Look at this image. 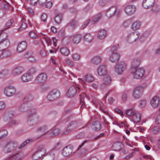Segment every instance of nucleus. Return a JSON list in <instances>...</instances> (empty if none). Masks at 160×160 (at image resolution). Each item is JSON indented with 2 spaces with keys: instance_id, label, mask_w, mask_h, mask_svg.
Listing matches in <instances>:
<instances>
[{
  "instance_id": "obj_1",
  "label": "nucleus",
  "mask_w": 160,
  "mask_h": 160,
  "mask_svg": "<svg viewBox=\"0 0 160 160\" xmlns=\"http://www.w3.org/2000/svg\"><path fill=\"white\" fill-rule=\"evenodd\" d=\"M18 109L20 112H27V116L28 118L27 122L30 126L36 124L39 121V118L36 114L35 110L29 108L27 102L22 101Z\"/></svg>"
},
{
  "instance_id": "obj_2",
  "label": "nucleus",
  "mask_w": 160,
  "mask_h": 160,
  "mask_svg": "<svg viewBox=\"0 0 160 160\" xmlns=\"http://www.w3.org/2000/svg\"><path fill=\"white\" fill-rule=\"evenodd\" d=\"M81 128L80 122L78 120L72 121L68 123L64 130L61 132V134L65 135L69 134L73 131L80 129Z\"/></svg>"
},
{
  "instance_id": "obj_3",
  "label": "nucleus",
  "mask_w": 160,
  "mask_h": 160,
  "mask_svg": "<svg viewBox=\"0 0 160 160\" xmlns=\"http://www.w3.org/2000/svg\"><path fill=\"white\" fill-rule=\"evenodd\" d=\"M46 153V150L43 146H38L37 150L32 155V158L34 160H37L42 158Z\"/></svg>"
},
{
  "instance_id": "obj_4",
  "label": "nucleus",
  "mask_w": 160,
  "mask_h": 160,
  "mask_svg": "<svg viewBox=\"0 0 160 160\" xmlns=\"http://www.w3.org/2000/svg\"><path fill=\"white\" fill-rule=\"evenodd\" d=\"M147 85L145 83L136 88L132 94L134 98L135 99H138L140 98L144 90L147 87Z\"/></svg>"
},
{
  "instance_id": "obj_5",
  "label": "nucleus",
  "mask_w": 160,
  "mask_h": 160,
  "mask_svg": "<svg viewBox=\"0 0 160 160\" xmlns=\"http://www.w3.org/2000/svg\"><path fill=\"white\" fill-rule=\"evenodd\" d=\"M131 72L133 75V77L136 79H140L143 76L145 71L143 68L138 69L131 68Z\"/></svg>"
},
{
  "instance_id": "obj_6",
  "label": "nucleus",
  "mask_w": 160,
  "mask_h": 160,
  "mask_svg": "<svg viewBox=\"0 0 160 160\" xmlns=\"http://www.w3.org/2000/svg\"><path fill=\"white\" fill-rule=\"evenodd\" d=\"M17 145V143L16 142L12 141H8L5 145L3 151L6 153L10 152L14 150Z\"/></svg>"
},
{
  "instance_id": "obj_7",
  "label": "nucleus",
  "mask_w": 160,
  "mask_h": 160,
  "mask_svg": "<svg viewBox=\"0 0 160 160\" xmlns=\"http://www.w3.org/2000/svg\"><path fill=\"white\" fill-rule=\"evenodd\" d=\"M60 95L59 91L57 89L51 91L47 96L48 100L49 101H53L58 98Z\"/></svg>"
},
{
  "instance_id": "obj_8",
  "label": "nucleus",
  "mask_w": 160,
  "mask_h": 160,
  "mask_svg": "<svg viewBox=\"0 0 160 160\" xmlns=\"http://www.w3.org/2000/svg\"><path fill=\"white\" fill-rule=\"evenodd\" d=\"M126 64L124 62H121L115 67V71L118 74H121L126 69Z\"/></svg>"
},
{
  "instance_id": "obj_9",
  "label": "nucleus",
  "mask_w": 160,
  "mask_h": 160,
  "mask_svg": "<svg viewBox=\"0 0 160 160\" xmlns=\"http://www.w3.org/2000/svg\"><path fill=\"white\" fill-rule=\"evenodd\" d=\"M79 87L76 85L70 87L67 92V96L71 98L74 97L76 94L78 90H79Z\"/></svg>"
},
{
  "instance_id": "obj_10",
  "label": "nucleus",
  "mask_w": 160,
  "mask_h": 160,
  "mask_svg": "<svg viewBox=\"0 0 160 160\" xmlns=\"http://www.w3.org/2000/svg\"><path fill=\"white\" fill-rule=\"evenodd\" d=\"M120 11L117 10L116 6H112L107 10L106 15L108 17L110 18L114 15H118Z\"/></svg>"
},
{
  "instance_id": "obj_11",
  "label": "nucleus",
  "mask_w": 160,
  "mask_h": 160,
  "mask_svg": "<svg viewBox=\"0 0 160 160\" xmlns=\"http://www.w3.org/2000/svg\"><path fill=\"white\" fill-rule=\"evenodd\" d=\"M48 76L45 73L39 74L36 78L35 81L37 84H40L45 82L47 80Z\"/></svg>"
},
{
  "instance_id": "obj_12",
  "label": "nucleus",
  "mask_w": 160,
  "mask_h": 160,
  "mask_svg": "<svg viewBox=\"0 0 160 160\" xmlns=\"http://www.w3.org/2000/svg\"><path fill=\"white\" fill-rule=\"evenodd\" d=\"M48 127L47 125H44L41 127H38L36 130V132L39 133H42L39 137L45 135H48L50 132L48 131Z\"/></svg>"
},
{
  "instance_id": "obj_13",
  "label": "nucleus",
  "mask_w": 160,
  "mask_h": 160,
  "mask_svg": "<svg viewBox=\"0 0 160 160\" xmlns=\"http://www.w3.org/2000/svg\"><path fill=\"white\" fill-rule=\"evenodd\" d=\"M15 92V88L13 87L12 86L6 87L4 91L5 94L8 97H10L14 95Z\"/></svg>"
},
{
  "instance_id": "obj_14",
  "label": "nucleus",
  "mask_w": 160,
  "mask_h": 160,
  "mask_svg": "<svg viewBox=\"0 0 160 160\" xmlns=\"http://www.w3.org/2000/svg\"><path fill=\"white\" fill-rule=\"evenodd\" d=\"M136 9V7L135 5H128L125 8L124 11L127 14L131 15L135 13Z\"/></svg>"
},
{
  "instance_id": "obj_15",
  "label": "nucleus",
  "mask_w": 160,
  "mask_h": 160,
  "mask_svg": "<svg viewBox=\"0 0 160 160\" xmlns=\"http://www.w3.org/2000/svg\"><path fill=\"white\" fill-rule=\"evenodd\" d=\"M139 38V36L136 32L130 33L128 37L127 41L129 43H132L136 41Z\"/></svg>"
},
{
  "instance_id": "obj_16",
  "label": "nucleus",
  "mask_w": 160,
  "mask_h": 160,
  "mask_svg": "<svg viewBox=\"0 0 160 160\" xmlns=\"http://www.w3.org/2000/svg\"><path fill=\"white\" fill-rule=\"evenodd\" d=\"M73 146L72 145H69L65 147L63 149L62 153L64 156H68L72 152Z\"/></svg>"
},
{
  "instance_id": "obj_17",
  "label": "nucleus",
  "mask_w": 160,
  "mask_h": 160,
  "mask_svg": "<svg viewBox=\"0 0 160 160\" xmlns=\"http://www.w3.org/2000/svg\"><path fill=\"white\" fill-rule=\"evenodd\" d=\"M10 44V42L8 40L4 39L0 41V51L7 49Z\"/></svg>"
},
{
  "instance_id": "obj_18",
  "label": "nucleus",
  "mask_w": 160,
  "mask_h": 160,
  "mask_svg": "<svg viewBox=\"0 0 160 160\" xmlns=\"http://www.w3.org/2000/svg\"><path fill=\"white\" fill-rule=\"evenodd\" d=\"M103 79V82L101 85V88L103 89L106 86L109 84L111 82V79L110 76L107 75H104Z\"/></svg>"
},
{
  "instance_id": "obj_19",
  "label": "nucleus",
  "mask_w": 160,
  "mask_h": 160,
  "mask_svg": "<svg viewBox=\"0 0 160 160\" xmlns=\"http://www.w3.org/2000/svg\"><path fill=\"white\" fill-rule=\"evenodd\" d=\"M98 74L100 76L106 75L107 73L106 66L104 64L100 65L97 70Z\"/></svg>"
},
{
  "instance_id": "obj_20",
  "label": "nucleus",
  "mask_w": 160,
  "mask_h": 160,
  "mask_svg": "<svg viewBox=\"0 0 160 160\" xmlns=\"http://www.w3.org/2000/svg\"><path fill=\"white\" fill-rule=\"evenodd\" d=\"M155 2V0H143L142 5L145 8H148L152 7Z\"/></svg>"
},
{
  "instance_id": "obj_21",
  "label": "nucleus",
  "mask_w": 160,
  "mask_h": 160,
  "mask_svg": "<svg viewBox=\"0 0 160 160\" xmlns=\"http://www.w3.org/2000/svg\"><path fill=\"white\" fill-rule=\"evenodd\" d=\"M27 45V43L25 41H24L21 42L17 46V51L19 52H23L26 49Z\"/></svg>"
},
{
  "instance_id": "obj_22",
  "label": "nucleus",
  "mask_w": 160,
  "mask_h": 160,
  "mask_svg": "<svg viewBox=\"0 0 160 160\" xmlns=\"http://www.w3.org/2000/svg\"><path fill=\"white\" fill-rule=\"evenodd\" d=\"M160 98L157 96L153 97L150 101L151 105L154 108H157L160 104Z\"/></svg>"
},
{
  "instance_id": "obj_23",
  "label": "nucleus",
  "mask_w": 160,
  "mask_h": 160,
  "mask_svg": "<svg viewBox=\"0 0 160 160\" xmlns=\"http://www.w3.org/2000/svg\"><path fill=\"white\" fill-rule=\"evenodd\" d=\"M120 57V55L118 53H115L112 54L111 56L110 57V60L113 63H116L119 60Z\"/></svg>"
},
{
  "instance_id": "obj_24",
  "label": "nucleus",
  "mask_w": 160,
  "mask_h": 160,
  "mask_svg": "<svg viewBox=\"0 0 160 160\" xmlns=\"http://www.w3.org/2000/svg\"><path fill=\"white\" fill-rule=\"evenodd\" d=\"M55 154L52 152L44 154L42 160H54L55 158Z\"/></svg>"
},
{
  "instance_id": "obj_25",
  "label": "nucleus",
  "mask_w": 160,
  "mask_h": 160,
  "mask_svg": "<svg viewBox=\"0 0 160 160\" xmlns=\"http://www.w3.org/2000/svg\"><path fill=\"white\" fill-rule=\"evenodd\" d=\"M2 51L3 52L1 53L0 55V58L10 57L11 56V52L8 49H6Z\"/></svg>"
},
{
  "instance_id": "obj_26",
  "label": "nucleus",
  "mask_w": 160,
  "mask_h": 160,
  "mask_svg": "<svg viewBox=\"0 0 160 160\" xmlns=\"http://www.w3.org/2000/svg\"><path fill=\"white\" fill-rule=\"evenodd\" d=\"M49 132H50L48 134V135L50 136H55L61 133L60 129L59 128H52L49 131Z\"/></svg>"
},
{
  "instance_id": "obj_27",
  "label": "nucleus",
  "mask_w": 160,
  "mask_h": 160,
  "mask_svg": "<svg viewBox=\"0 0 160 160\" xmlns=\"http://www.w3.org/2000/svg\"><path fill=\"white\" fill-rule=\"evenodd\" d=\"M141 115L140 113L136 112L132 117V120L134 123L139 122L141 119Z\"/></svg>"
},
{
  "instance_id": "obj_28",
  "label": "nucleus",
  "mask_w": 160,
  "mask_h": 160,
  "mask_svg": "<svg viewBox=\"0 0 160 160\" xmlns=\"http://www.w3.org/2000/svg\"><path fill=\"white\" fill-rule=\"evenodd\" d=\"M123 144L120 142H117L115 143L112 146V148L114 150L119 151L123 147Z\"/></svg>"
},
{
  "instance_id": "obj_29",
  "label": "nucleus",
  "mask_w": 160,
  "mask_h": 160,
  "mask_svg": "<svg viewBox=\"0 0 160 160\" xmlns=\"http://www.w3.org/2000/svg\"><path fill=\"white\" fill-rule=\"evenodd\" d=\"M107 35V31L104 29L100 30L98 34V37L100 39L104 38Z\"/></svg>"
},
{
  "instance_id": "obj_30",
  "label": "nucleus",
  "mask_w": 160,
  "mask_h": 160,
  "mask_svg": "<svg viewBox=\"0 0 160 160\" xmlns=\"http://www.w3.org/2000/svg\"><path fill=\"white\" fill-rule=\"evenodd\" d=\"M32 78V76L28 73L24 74L22 76V80L23 82H27L30 81Z\"/></svg>"
},
{
  "instance_id": "obj_31",
  "label": "nucleus",
  "mask_w": 160,
  "mask_h": 160,
  "mask_svg": "<svg viewBox=\"0 0 160 160\" xmlns=\"http://www.w3.org/2000/svg\"><path fill=\"white\" fill-rule=\"evenodd\" d=\"M22 157L20 153H18L8 158L7 160H21Z\"/></svg>"
},
{
  "instance_id": "obj_32",
  "label": "nucleus",
  "mask_w": 160,
  "mask_h": 160,
  "mask_svg": "<svg viewBox=\"0 0 160 160\" xmlns=\"http://www.w3.org/2000/svg\"><path fill=\"white\" fill-rule=\"evenodd\" d=\"M101 62V58L99 56L94 57L92 60V63L96 65L99 64Z\"/></svg>"
},
{
  "instance_id": "obj_33",
  "label": "nucleus",
  "mask_w": 160,
  "mask_h": 160,
  "mask_svg": "<svg viewBox=\"0 0 160 160\" xmlns=\"http://www.w3.org/2000/svg\"><path fill=\"white\" fill-rule=\"evenodd\" d=\"M62 19V14L58 13L55 16L54 18L55 21L57 24H59L61 22Z\"/></svg>"
},
{
  "instance_id": "obj_34",
  "label": "nucleus",
  "mask_w": 160,
  "mask_h": 160,
  "mask_svg": "<svg viewBox=\"0 0 160 160\" xmlns=\"http://www.w3.org/2000/svg\"><path fill=\"white\" fill-rule=\"evenodd\" d=\"M80 97H81V98L80 99V104L82 105L81 106V108H82H82H84L85 107V102H84V101L83 100V97H86L88 98V96L86 94L83 93L82 94H80Z\"/></svg>"
},
{
  "instance_id": "obj_35",
  "label": "nucleus",
  "mask_w": 160,
  "mask_h": 160,
  "mask_svg": "<svg viewBox=\"0 0 160 160\" xmlns=\"http://www.w3.org/2000/svg\"><path fill=\"white\" fill-rule=\"evenodd\" d=\"M140 60L139 59H134L132 62V68L137 69L139 65Z\"/></svg>"
},
{
  "instance_id": "obj_36",
  "label": "nucleus",
  "mask_w": 160,
  "mask_h": 160,
  "mask_svg": "<svg viewBox=\"0 0 160 160\" xmlns=\"http://www.w3.org/2000/svg\"><path fill=\"white\" fill-rule=\"evenodd\" d=\"M92 125L94 126L93 129L96 131H98L101 129V124L98 121L94 122L92 123Z\"/></svg>"
},
{
  "instance_id": "obj_37",
  "label": "nucleus",
  "mask_w": 160,
  "mask_h": 160,
  "mask_svg": "<svg viewBox=\"0 0 160 160\" xmlns=\"http://www.w3.org/2000/svg\"><path fill=\"white\" fill-rule=\"evenodd\" d=\"M60 51L63 55L67 56L69 54L70 52L68 48L66 47H63L61 48Z\"/></svg>"
},
{
  "instance_id": "obj_38",
  "label": "nucleus",
  "mask_w": 160,
  "mask_h": 160,
  "mask_svg": "<svg viewBox=\"0 0 160 160\" xmlns=\"http://www.w3.org/2000/svg\"><path fill=\"white\" fill-rule=\"evenodd\" d=\"M22 68L21 67L15 68L13 70L12 74L15 75H18L22 72Z\"/></svg>"
},
{
  "instance_id": "obj_39",
  "label": "nucleus",
  "mask_w": 160,
  "mask_h": 160,
  "mask_svg": "<svg viewBox=\"0 0 160 160\" xmlns=\"http://www.w3.org/2000/svg\"><path fill=\"white\" fill-rule=\"evenodd\" d=\"M82 36L81 34H78L75 35L73 38V42L74 43H78L81 40Z\"/></svg>"
},
{
  "instance_id": "obj_40",
  "label": "nucleus",
  "mask_w": 160,
  "mask_h": 160,
  "mask_svg": "<svg viewBox=\"0 0 160 160\" xmlns=\"http://www.w3.org/2000/svg\"><path fill=\"white\" fill-rule=\"evenodd\" d=\"M140 22L136 21L132 24V28L133 30L136 31L140 28Z\"/></svg>"
},
{
  "instance_id": "obj_41",
  "label": "nucleus",
  "mask_w": 160,
  "mask_h": 160,
  "mask_svg": "<svg viewBox=\"0 0 160 160\" xmlns=\"http://www.w3.org/2000/svg\"><path fill=\"white\" fill-rule=\"evenodd\" d=\"M136 112V111L133 108L129 109L126 111V114L129 117H132Z\"/></svg>"
},
{
  "instance_id": "obj_42",
  "label": "nucleus",
  "mask_w": 160,
  "mask_h": 160,
  "mask_svg": "<svg viewBox=\"0 0 160 160\" xmlns=\"http://www.w3.org/2000/svg\"><path fill=\"white\" fill-rule=\"evenodd\" d=\"M34 98L33 96L31 94H29L27 95L24 98V99L22 101L23 102H27L28 103V102L32 100Z\"/></svg>"
},
{
  "instance_id": "obj_43",
  "label": "nucleus",
  "mask_w": 160,
  "mask_h": 160,
  "mask_svg": "<svg viewBox=\"0 0 160 160\" xmlns=\"http://www.w3.org/2000/svg\"><path fill=\"white\" fill-rule=\"evenodd\" d=\"M84 39L86 41L90 42L93 40V37L90 33L86 34L84 37Z\"/></svg>"
},
{
  "instance_id": "obj_44",
  "label": "nucleus",
  "mask_w": 160,
  "mask_h": 160,
  "mask_svg": "<svg viewBox=\"0 0 160 160\" xmlns=\"http://www.w3.org/2000/svg\"><path fill=\"white\" fill-rule=\"evenodd\" d=\"M85 78L86 82H90L93 81L94 80V78L93 77L89 74L86 75Z\"/></svg>"
},
{
  "instance_id": "obj_45",
  "label": "nucleus",
  "mask_w": 160,
  "mask_h": 160,
  "mask_svg": "<svg viewBox=\"0 0 160 160\" xmlns=\"http://www.w3.org/2000/svg\"><path fill=\"white\" fill-rule=\"evenodd\" d=\"M8 134V132L5 130L0 131V140L5 137Z\"/></svg>"
},
{
  "instance_id": "obj_46",
  "label": "nucleus",
  "mask_w": 160,
  "mask_h": 160,
  "mask_svg": "<svg viewBox=\"0 0 160 160\" xmlns=\"http://www.w3.org/2000/svg\"><path fill=\"white\" fill-rule=\"evenodd\" d=\"M26 20L23 18L22 20V24L21 25L20 28L19 29V30H22V29L25 28L27 27V24L25 22Z\"/></svg>"
},
{
  "instance_id": "obj_47",
  "label": "nucleus",
  "mask_w": 160,
  "mask_h": 160,
  "mask_svg": "<svg viewBox=\"0 0 160 160\" xmlns=\"http://www.w3.org/2000/svg\"><path fill=\"white\" fill-rule=\"evenodd\" d=\"M72 58L74 61H78L80 58V56L77 53H75L72 55Z\"/></svg>"
},
{
  "instance_id": "obj_48",
  "label": "nucleus",
  "mask_w": 160,
  "mask_h": 160,
  "mask_svg": "<svg viewBox=\"0 0 160 160\" xmlns=\"http://www.w3.org/2000/svg\"><path fill=\"white\" fill-rule=\"evenodd\" d=\"M101 17V14L100 13L98 14L93 17L92 21L94 23L98 21Z\"/></svg>"
},
{
  "instance_id": "obj_49",
  "label": "nucleus",
  "mask_w": 160,
  "mask_h": 160,
  "mask_svg": "<svg viewBox=\"0 0 160 160\" xmlns=\"http://www.w3.org/2000/svg\"><path fill=\"white\" fill-rule=\"evenodd\" d=\"M119 45L118 44L117 46H113L110 49L111 52L112 54H113L115 53H117V51Z\"/></svg>"
},
{
  "instance_id": "obj_50",
  "label": "nucleus",
  "mask_w": 160,
  "mask_h": 160,
  "mask_svg": "<svg viewBox=\"0 0 160 160\" xmlns=\"http://www.w3.org/2000/svg\"><path fill=\"white\" fill-rule=\"evenodd\" d=\"M77 23V22L74 20H73L71 21L68 24V26H71L72 28H74L76 26Z\"/></svg>"
},
{
  "instance_id": "obj_51",
  "label": "nucleus",
  "mask_w": 160,
  "mask_h": 160,
  "mask_svg": "<svg viewBox=\"0 0 160 160\" xmlns=\"http://www.w3.org/2000/svg\"><path fill=\"white\" fill-rule=\"evenodd\" d=\"M36 72V70L35 68H32L29 70L28 73L31 75L34 74Z\"/></svg>"
},
{
  "instance_id": "obj_52",
  "label": "nucleus",
  "mask_w": 160,
  "mask_h": 160,
  "mask_svg": "<svg viewBox=\"0 0 160 160\" xmlns=\"http://www.w3.org/2000/svg\"><path fill=\"white\" fill-rule=\"evenodd\" d=\"M13 22V21L12 19H9L6 22L5 24V27H7V28H9Z\"/></svg>"
},
{
  "instance_id": "obj_53",
  "label": "nucleus",
  "mask_w": 160,
  "mask_h": 160,
  "mask_svg": "<svg viewBox=\"0 0 160 160\" xmlns=\"http://www.w3.org/2000/svg\"><path fill=\"white\" fill-rule=\"evenodd\" d=\"M8 73V70L7 69H4L0 72V77H2L7 75Z\"/></svg>"
},
{
  "instance_id": "obj_54",
  "label": "nucleus",
  "mask_w": 160,
  "mask_h": 160,
  "mask_svg": "<svg viewBox=\"0 0 160 160\" xmlns=\"http://www.w3.org/2000/svg\"><path fill=\"white\" fill-rule=\"evenodd\" d=\"M140 106L142 108L144 107L146 104V101L145 100H141L140 101Z\"/></svg>"
},
{
  "instance_id": "obj_55",
  "label": "nucleus",
  "mask_w": 160,
  "mask_h": 160,
  "mask_svg": "<svg viewBox=\"0 0 160 160\" xmlns=\"http://www.w3.org/2000/svg\"><path fill=\"white\" fill-rule=\"evenodd\" d=\"M66 63L68 64V65L71 66H74V64L73 62L70 59L67 58L65 60Z\"/></svg>"
},
{
  "instance_id": "obj_56",
  "label": "nucleus",
  "mask_w": 160,
  "mask_h": 160,
  "mask_svg": "<svg viewBox=\"0 0 160 160\" xmlns=\"http://www.w3.org/2000/svg\"><path fill=\"white\" fill-rule=\"evenodd\" d=\"M18 124V122H17L16 120H12L11 122L10 123L7 125V126L8 127H10L12 125H17Z\"/></svg>"
},
{
  "instance_id": "obj_57",
  "label": "nucleus",
  "mask_w": 160,
  "mask_h": 160,
  "mask_svg": "<svg viewBox=\"0 0 160 160\" xmlns=\"http://www.w3.org/2000/svg\"><path fill=\"white\" fill-rule=\"evenodd\" d=\"M46 8H51L52 5V3L51 1H49L47 2L44 5Z\"/></svg>"
},
{
  "instance_id": "obj_58",
  "label": "nucleus",
  "mask_w": 160,
  "mask_h": 160,
  "mask_svg": "<svg viewBox=\"0 0 160 160\" xmlns=\"http://www.w3.org/2000/svg\"><path fill=\"white\" fill-rule=\"evenodd\" d=\"M90 20L89 19H87L86 21L84 22V24L82 26L81 28L82 29L85 28L88 24Z\"/></svg>"
},
{
  "instance_id": "obj_59",
  "label": "nucleus",
  "mask_w": 160,
  "mask_h": 160,
  "mask_svg": "<svg viewBox=\"0 0 160 160\" xmlns=\"http://www.w3.org/2000/svg\"><path fill=\"white\" fill-rule=\"evenodd\" d=\"M29 36L32 38H35L37 37V34L33 31H31L29 33Z\"/></svg>"
},
{
  "instance_id": "obj_60",
  "label": "nucleus",
  "mask_w": 160,
  "mask_h": 160,
  "mask_svg": "<svg viewBox=\"0 0 160 160\" xmlns=\"http://www.w3.org/2000/svg\"><path fill=\"white\" fill-rule=\"evenodd\" d=\"M159 128L157 126L154 127L152 129V132L154 134H156L159 132Z\"/></svg>"
},
{
  "instance_id": "obj_61",
  "label": "nucleus",
  "mask_w": 160,
  "mask_h": 160,
  "mask_svg": "<svg viewBox=\"0 0 160 160\" xmlns=\"http://www.w3.org/2000/svg\"><path fill=\"white\" fill-rule=\"evenodd\" d=\"M32 139H28L25 141L20 146V148L23 147L25 145H26L28 143V142H32Z\"/></svg>"
},
{
  "instance_id": "obj_62",
  "label": "nucleus",
  "mask_w": 160,
  "mask_h": 160,
  "mask_svg": "<svg viewBox=\"0 0 160 160\" xmlns=\"http://www.w3.org/2000/svg\"><path fill=\"white\" fill-rule=\"evenodd\" d=\"M41 18L42 20L44 22H45L46 21L47 18V15L45 13H43L41 16Z\"/></svg>"
},
{
  "instance_id": "obj_63",
  "label": "nucleus",
  "mask_w": 160,
  "mask_h": 160,
  "mask_svg": "<svg viewBox=\"0 0 160 160\" xmlns=\"http://www.w3.org/2000/svg\"><path fill=\"white\" fill-rule=\"evenodd\" d=\"M87 151L86 148H83L80 151V154L81 155H84L87 153Z\"/></svg>"
},
{
  "instance_id": "obj_64",
  "label": "nucleus",
  "mask_w": 160,
  "mask_h": 160,
  "mask_svg": "<svg viewBox=\"0 0 160 160\" xmlns=\"http://www.w3.org/2000/svg\"><path fill=\"white\" fill-rule=\"evenodd\" d=\"M155 122L157 124H160V114L156 117Z\"/></svg>"
}]
</instances>
